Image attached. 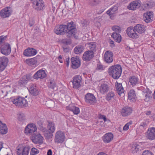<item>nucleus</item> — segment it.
I'll use <instances>...</instances> for the list:
<instances>
[{
    "label": "nucleus",
    "instance_id": "nucleus-1",
    "mask_svg": "<svg viewBox=\"0 0 155 155\" xmlns=\"http://www.w3.org/2000/svg\"><path fill=\"white\" fill-rule=\"evenodd\" d=\"M68 38L74 36L76 33V28L73 22L71 21L68 23L67 25H61L56 26L54 29V32L57 35H63L64 32Z\"/></svg>",
    "mask_w": 155,
    "mask_h": 155
},
{
    "label": "nucleus",
    "instance_id": "nucleus-2",
    "mask_svg": "<svg viewBox=\"0 0 155 155\" xmlns=\"http://www.w3.org/2000/svg\"><path fill=\"white\" fill-rule=\"evenodd\" d=\"M108 71L110 75L113 78L117 79L121 75L122 72L121 67L119 65L112 66L109 68Z\"/></svg>",
    "mask_w": 155,
    "mask_h": 155
},
{
    "label": "nucleus",
    "instance_id": "nucleus-3",
    "mask_svg": "<svg viewBox=\"0 0 155 155\" xmlns=\"http://www.w3.org/2000/svg\"><path fill=\"white\" fill-rule=\"evenodd\" d=\"M47 126V128H46V130L44 134L45 138L47 139H49L52 137L53 134L55 130V124L52 121H48Z\"/></svg>",
    "mask_w": 155,
    "mask_h": 155
},
{
    "label": "nucleus",
    "instance_id": "nucleus-4",
    "mask_svg": "<svg viewBox=\"0 0 155 155\" xmlns=\"http://www.w3.org/2000/svg\"><path fill=\"white\" fill-rule=\"evenodd\" d=\"M11 101L14 104L18 107H24L28 106L27 101L23 97H18L15 98H12Z\"/></svg>",
    "mask_w": 155,
    "mask_h": 155
},
{
    "label": "nucleus",
    "instance_id": "nucleus-5",
    "mask_svg": "<svg viewBox=\"0 0 155 155\" xmlns=\"http://www.w3.org/2000/svg\"><path fill=\"white\" fill-rule=\"evenodd\" d=\"M33 8L36 11H41L44 8L45 4L42 0H31Z\"/></svg>",
    "mask_w": 155,
    "mask_h": 155
},
{
    "label": "nucleus",
    "instance_id": "nucleus-6",
    "mask_svg": "<svg viewBox=\"0 0 155 155\" xmlns=\"http://www.w3.org/2000/svg\"><path fill=\"white\" fill-rule=\"evenodd\" d=\"M65 135L64 133L61 130L57 131L54 135V141L57 143H61L65 140Z\"/></svg>",
    "mask_w": 155,
    "mask_h": 155
},
{
    "label": "nucleus",
    "instance_id": "nucleus-7",
    "mask_svg": "<svg viewBox=\"0 0 155 155\" xmlns=\"http://www.w3.org/2000/svg\"><path fill=\"white\" fill-rule=\"evenodd\" d=\"M37 130V128L36 125L31 123L28 124L25 127V133L27 135H31L36 132Z\"/></svg>",
    "mask_w": 155,
    "mask_h": 155
},
{
    "label": "nucleus",
    "instance_id": "nucleus-8",
    "mask_svg": "<svg viewBox=\"0 0 155 155\" xmlns=\"http://www.w3.org/2000/svg\"><path fill=\"white\" fill-rule=\"evenodd\" d=\"M141 3L139 0H135L130 2L127 6V8L131 10H135L141 5Z\"/></svg>",
    "mask_w": 155,
    "mask_h": 155
},
{
    "label": "nucleus",
    "instance_id": "nucleus-9",
    "mask_svg": "<svg viewBox=\"0 0 155 155\" xmlns=\"http://www.w3.org/2000/svg\"><path fill=\"white\" fill-rule=\"evenodd\" d=\"M85 102L90 104H94L96 102V98L94 95L91 93H87L85 95Z\"/></svg>",
    "mask_w": 155,
    "mask_h": 155
},
{
    "label": "nucleus",
    "instance_id": "nucleus-10",
    "mask_svg": "<svg viewBox=\"0 0 155 155\" xmlns=\"http://www.w3.org/2000/svg\"><path fill=\"white\" fill-rule=\"evenodd\" d=\"M2 53L5 55H8L11 52V47L8 43H6L2 45L0 48Z\"/></svg>",
    "mask_w": 155,
    "mask_h": 155
},
{
    "label": "nucleus",
    "instance_id": "nucleus-11",
    "mask_svg": "<svg viewBox=\"0 0 155 155\" xmlns=\"http://www.w3.org/2000/svg\"><path fill=\"white\" fill-rule=\"evenodd\" d=\"M47 76V74L45 70L40 69L37 71L34 75L33 78L36 80L43 79Z\"/></svg>",
    "mask_w": 155,
    "mask_h": 155
},
{
    "label": "nucleus",
    "instance_id": "nucleus-12",
    "mask_svg": "<svg viewBox=\"0 0 155 155\" xmlns=\"http://www.w3.org/2000/svg\"><path fill=\"white\" fill-rule=\"evenodd\" d=\"M143 97L145 101H149L152 98V92L148 89L144 90L142 91Z\"/></svg>",
    "mask_w": 155,
    "mask_h": 155
},
{
    "label": "nucleus",
    "instance_id": "nucleus-13",
    "mask_svg": "<svg viewBox=\"0 0 155 155\" xmlns=\"http://www.w3.org/2000/svg\"><path fill=\"white\" fill-rule=\"evenodd\" d=\"M81 77L79 75H77L74 77L72 81L73 87L75 89H78L81 86Z\"/></svg>",
    "mask_w": 155,
    "mask_h": 155
},
{
    "label": "nucleus",
    "instance_id": "nucleus-14",
    "mask_svg": "<svg viewBox=\"0 0 155 155\" xmlns=\"http://www.w3.org/2000/svg\"><path fill=\"white\" fill-rule=\"evenodd\" d=\"M109 89L108 85L105 83H100L98 85V89L100 93L102 94L106 93Z\"/></svg>",
    "mask_w": 155,
    "mask_h": 155
},
{
    "label": "nucleus",
    "instance_id": "nucleus-15",
    "mask_svg": "<svg viewBox=\"0 0 155 155\" xmlns=\"http://www.w3.org/2000/svg\"><path fill=\"white\" fill-rule=\"evenodd\" d=\"M113 54L112 52L108 51L104 54V60L107 63H110L113 61Z\"/></svg>",
    "mask_w": 155,
    "mask_h": 155
},
{
    "label": "nucleus",
    "instance_id": "nucleus-16",
    "mask_svg": "<svg viewBox=\"0 0 155 155\" xmlns=\"http://www.w3.org/2000/svg\"><path fill=\"white\" fill-rule=\"evenodd\" d=\"M136 31L134 28L130 27L127 29V33L131 38H137L139 37V35L136 33Z\"/></svg>",
    "mask_w": 155,
    "mask_h": 155
},
{
    "label": "nucleus",
    "instance_id": "nucleus-17",
    "mask_svg": "<svg viewBox=\"0 0 155 155\" xmlns=\"http://www.w3.org/2000/svg\"><path fill=\"white\" fill-rule=\"evenodd\" d=\"M146 137L149 140L155 139V128L152 127L148 129L146 133Z\"/></svg>",
    "mask_w": 155,
    "mask_h": 155
},
{
    "label": "nucleus",
    "instance_id": "nucleus-18",
    "mask_svg": "<svg viewBox=\"0 0 155 155\" xmlns=\"http://www.w3.org/2000/svg\"><path fill=\"white\" fill-rule=\"evenodd\" d=\"M11 12L10 8H5L0 11V16L2 18L8 17L11 15Z\"/></svg>",
    "mask_w": 155,
    "mask_h": 155
},
{
    "label": "nucleus",
    "instance_id": "nucleus-19",
    "mask_svg": "<svg viewBox=\"0 0 155 155\" xmlns=\"http://www.w3.org/2000/svg\"><path fill=\"white\" fill-rule=\"evenodd\" d=\"M31 78V76L29 74L23 76L18 81V85L21 86H24L30 80Z\"/></svg>",
    "mask_w": 155,
    "mask_h": 155
},
{
    "label": "nucleus",
    "instance_id": "nucleus-20",
    "mask_svg": "<svg viewBox=\"0 0 155 155\" xmlns=\"http://www.w3.org/2000/svg\"><path fill=\"white\" fill-rule=\"evenodd\" d=\"M115 86L116 92L119 96H124V89L122 84L118 83L117 81L115 83Z\"/></svg>",
    "mask_w": 155,
    "mask_h": 155
},
{
    "label": "nucleus",
    "instance_id": "nucleus-21",
    "mask_svg": "<svg viewBox=\"0 0 155 155\" xmlns=\"http://www.w3.org/2000/svg\"><path fill=\"white\" fill-rule=\"evenodd\" d=\"M94 56L93 51H87L85 52L83 55V59L86 61H90Z\"/></svg>",
    "mask_w": 155,
    "mask_h": 155
},
{
    "label": "nucleus",
    "instance_id": "nucleus-22",
    "mask_svg": "<svg viewBox=\"0 0 155 155\" xmlns=\"http://www.w3.org/2000/svg\"><path fill=\"white\" fill-rule=\"evenodd\" d=\"M118 8L116 6L110 8L107 12V13L110 16V18L111 19H113L115 16V14L117 12Z\"/></svg>",
    "mask_w": 155,
    "mask_h": 155
},
{
    "label": "nucleus",
    "instance_id": "nucleus-23",
    "mask_svg": "<svg viewBox=\"0 0 155 155\" xmlns=\"http://www.w3.org/2000/svg\"><path fill=\"white\" fill-rule=\"evenodd\" d=\"M153 16L152 12H147L143 14V19L146 23L151 22L153 20Z\"/></svg>",
    "mask_w": 155,
    "mask_h": 155
},
{
    "label": "nucleus",
    "instance_id": "nucleus-24",
    "mask_svg": "<svg viewBox=\"0 0 155 155\" xmlns=\"http://www.w3.org/2000/svg\"><path fill=\"white\" fill-rule=\"evenodd\" d=\"M43 139V137L40 134L34 135L31 138L32 142L35 143H42Z\"/></svg>",
    "mask_w": 155,
    "mask_h": 155
},
{
    "label": "nucleus",
    "instance_id": "nucleus-25",
    "mask_svg": "<svg viewBox=\"0 0 155 155\" xmlns=\"http://www.w3.org/2000/svg\"><path fill=\"white\" fill-rule=\"evenodd\" d=\"M113 134L111 133H108L102 137V139L104 143H107L110 142L113 140Z\"/></svg>",
    "mask_w": 155,
    "mask_h": 155
},
{
    "label": "nucleus",
    "instance_id": "nucleus-26",
    "mask_svg": "<svg viewBox=\"0 0 155 155\" xmlns=\"http://www.w3.org/2000/svg\"><path fill=\"white\" fill-rule=\"evenodd\" d=\"M71 67L74 69L78 68L80 66L81 62L78 58L72 57L71 59Z\"/></svg>",
    "mask_w": 155,
    "mask_h": 155
},
{
    "label": "nucleus",
    "instance_id": "nucleus-27",
    "mask_svg": "<svg viewBox=\"0 0 155 155\" xmlns=\"http://www.w3.org/2000/svg\"><path fill=\"white\" fill-rule=\"evenodd\" d=\"M29 150V148L28 147H21L17 149V153L18 155H28Z\"/></svg>",
    "mask_w": 155,
    "mask_h": 155
},
{
    "label": "nucleus",
    "instance_id": "nucleus-28",
    "mask_svg": "<svg viewBox=\"0 0 155 155\" xmlns=\"http://www.w3.org/2000/svg\"><path fill=\"white\" fill-rule=\"evenodd\" d=\"M23 54L26 56H32L36 54L37 51L35 49L28 48L24 51Z\"/></svg>",
    "mask_w": 155,
    "mask_h": 155
},
{
    "label": "nucleus",
    "instance_id": "nucleus-29",
    "mask_svg": "<svg viewBox=\"0 0 155 155\" xmlns=\"http://www.w3.org/2000/svg\"><path fill=\"white\" fill-rule=\"evenodd\" d=\"M132 110L130 107H124L121 110V114L124 117L127 116L132 113Z\"/></svg>",
    "mask_w": 155,
    "mask_h": 155
},
{
    "label": "nucleus",
    "instance_id": "nucleus-30",
    "mask_svg": "<svg viewBox=\"0 0 155 155\" xmlns=\"http://www.w3.org/2000/svg\"><path fill=\"white\" fill-rule=\"evenodd\" d=\"M29 91L31 94L34 95H38L39 93V91L36 86V84H32L30 85Z\"/></svg>",
    "mask_w": 155,
    "mask_h": 155
},
{
    "label": "nucleus",
    "instance_id": "nucleus-31",
    "mask_svg": "<svg viewBox=\"0 0 155 155\" xmlns=\"http://www.w3.org/2000/svg\"><path fill=\"white\" fill-rule=\"evenodd\" d=\"M134 28L137 32L140 34L143 33L145 31L144 26L141 24L137 25Z\"/></svg>",
    "mask_w": 155,
    "mask_h": 155
},
{
    "label": "nucleus",
    "instance_id": "nucleus-32",
    "mask_svg": "<svg viewBox=\"0 0 155 155\" xmlns=\"http://www.w3.org/2000/svg\"><path fill=\"white\" fill-rule=\"evenodd\" d=\"M37 61V59L36 57L26 59V63L29 66H36Z\"/></svg>",
    "mask_w": 155,
    "mask_h": 155
},
{
    "label": "nucleus",
    "instance_id": "nucleus-33",
    "mask_svg": "<svg viewBox=\"0 0 155 155\" xmlns=\"http://www.w3.org/2000/svg\"><path fill=\"white\" fill-rule=\"evenodd\" d=\"M128 99L132 101H134L135 100L136 95L135 91L133 89L130 90L128 93Z\"/></svg>",
    "mask_w": 155,
    "mask_h": 155
},
{
    "label": "nucleus",
    "instance_id": "nucleus-34",
    "mask_svg": "<svg viewBox=\"0 0 155 155\" xmlns=\"http://www.w3.org/2000/svg\"><path fill=\"white\" fill-rule=\"evenodd\" d=\"M138 78L135 76H132L129 78L130 84L134 87L138 83Z\"/></svg>",
    "mask_w": 155,
    "mask_h": 155
},
{
    "label": "nucleus",
    "instance_id": "nucleus-35",
    "mask_svg": "<svg viewBox=\"0 0 155 155\" xmlns=\"http://www.w3.org/2000/svg\"><path fill=\"white\" fill-rule=\"evenodd\" d=\"M8 131V129L6 125L3 124L0 121V134H6Z\"/></svg>",
    "mask_w": 155,
    "mask_h": 155
},
{
    "label": "nucleus",
    "instance_id": "nucleus-36",
    "mask_svg": "<svg viewBox=\"0 0 155 155\" xmlns=\"http://www.w3.org/2000/svg\"><path fill=\"white\" fill-rule=\"evenodd\" d=\"M67 109L73 112L74 114L77 115L80 113L79 108L75 106L69 105L67 107Z\"/></svg>",
    "mask_w": 155,
    "mask_h": 155
},
{
    "label": "nucleus",
    "instance_id": "nucleus-37",
    "mask_svg": "<svg viewBox=\"0 0 155 155\" xmlns=\"http://www.w3.org/2000/svg\"><path fill=\"white\" fill-rule=\"evenodd\" d=\"M37 124L38 129L43 133L44 135L45 131L46 130V128L44 126L43 122L39 120L37 122Z\"/></svg>",
    "mask_w": 155,
    "mask_h": 155
},
{
    "label": "nucleus",
    "instance_id": "nucleus-38",
    "mask_svg": "<svg viewBox=\"0 0 155 155\" xmlns=\"http://www.w3.org/2000/svg\"><path fill=\"white\" fill-rule=\"evenodd\" d=\"M84 49V47L82 45L77 46L74 48V51L75 54H79L82 52Z\"/></svg>",
    "mask_w": 155,
    "mask_h": 155
},
{
    "label": "nucleus",
    "instance_id": "nucleus-39",
    "mask_svg": "<svg viewBox=\"0 0 155 155\" xmlns=\"http://www.w3.org/2000/svg\"><path fill=\"white\" fill-rule=\"evenodd\" d=\"M112 37L116 41L120 43L121 41V36L118 33L114 32L111 35Z\"/></svg>",
    "mask_w": 155,
    "mask_h": 155
},
{
    "label": "nucleus",
    "instance_id": "nucleus-40",
    "mask_svg": "<svg viewBox=\"0 0 155 155\" xmlns=\"http://www.w3.org/2000/svg\"><path fill=\"white\" fill-rule=\"evenodd\" d=\"M139 145L137 143L133 144L131 146V151L133 153H137L139 150Z\"/></svg>",
    "mask_w": 155,
    "mask_h": 155
},
{
    "label": "nucleus",
    "instance_id": "nucleus-41",
    "mask_svg": "<svg viewBox=\"0 0 155 155\" xmlns=\"http://www.w3.org/2000/svg\"><path fill=\"white\" fill-rule=\"evenodd\" d=\"M115 96L114 92L112 91L109 92L107 95L106 99L108 101H110L114 98Z\"/></svg>",
    "mask_w": 155,
    "mask_h": 155
},
{
    "label": "nucleus",
    "instance_id": "nucleus-42",
    "mask_svg": "<svg viewBox=\"0 0 155 155\" xmlns=\"http://www.w3.org/2000/svg\"><path fill=\"white\" fill-rule=\"evenodd\" d=\"M88 45V48L91 50L94 51L96 48V44L95 42H91V43H87Z\"/></svg>",
    "mask_w": 155,
    "mask_h": 155
},
{
    "label": "nucleus",
    "instance_id": "nucleus-43",
    "mask_svg": "<svg viewBox=\"0 0 155 155\" xmlns=\"http://www.w3.org/2000/svg\"><path fill=\"white\" fill-rule=\"evenodd\" d=\"M48 87L52 89H54L55 87V82L54 80H51L48 82Z\"/></svg>",
    "mask_w": 155,
    "mask_h": 155
},
{
    "label": "nucleus",
    "instance_id": "nucleus-44",
    "mask_svg": "<svg viewBox=\"0 0 155 155\" xmlns=\"http://www.w3.org/2000/svg\"><path fill=\"white\" fill-rule=\"evenodd\" d=\"M8 61V59L6 57L3 56L1 57L0 58V63L6 66L7 65Z\"/></svg>",
    "mask_w": 155,
    "mask_h": 155
},
{
    "label": "nucleus",
    "instance_id": "nucleus-45",
    "mask_svg": "<svg viewBox=\"0 0 155 155\" xmlns=\"http://www.w3.org/2000/svg\"><path fill=\"white\" fill-rule=\"evenodd\" d=\"M146 130V129L143 127L139 125L136 130V132L137 134H140Z\"/></svg>",
    "mask_w": 155,
    "mask_h": 155
},
{
    "label": "nucleus",
    "instance_id": "nucleus-46",
    "mask_svg": "<svg viewBox=\"0 0 155 155\" xmlns=\"http://www.w3.org/2000/svg\"><path fill=\"white\" fill-rule=\"evenodd\" d=\"M64 2L65 5L68 7L73 5L74 3L73 0H64Z\"/></svg>",
    "mask_w": 155,
    "mask_h": 155
},
{
    "label": "nucleus",
    "instance_id": "nucleus-47",
    "mask_svg": "<svg viewBox=\"0 0 155 155\" xmlns=\"http://www.w3.org/2000/svg\"><path fill=\"white\" fill-rule=\"evenodd\" d=\"M39 152L38 150L34 147L32 148L31 150L30 155H36L38 154Z\"/></svg>",
    "mask_w": 155,
    "mask_h": 155
},
{
    "label": "nucleus",
    "instance_id": "nucleus-48",
    "mask_svg": "<svg viewBox=\"0 0 155 155\" xmlns=\"http://www.w3.org/2000/svg\"><path fill=\"white\" fill-rule=\"evenodd\" d=\"M18 119L19 121H22L26 119L25 114L22 113H20L18 114Z\"/></svg>",
    "mask_w": 155,
    "mask_h": 155
},
{
    "label": "nucleus",
    "instance_id": "nucleus-49",
    "mask_svg": "<svg viewBox=\"0 0 155 155\" xmlns=\"http://www.w3.org/2000/svg\"><path fill=\"white\" fill-rule=\"evenodd\" d=\"M105 67L100 63H98L97 64V67L96 68L97 70L101 71L104 70Z\"/></svg>",
    "mask_w": 155,
    "mask_h": 155
},
{
    "label": "nucleus",
    "instance_id": "nucleus-50",
    "mask_svg": "<svg viewBox=\"0 0 155 155\" xmlns=\"http://www.w3.org/2000/svg\"><path fill=\"white\" fill-rule=\"evenodd\" d=\"M132 123V121H130L129 122L127 123L123 127V130H127L129 129V126Z\"/></svg>",
    "mask_w": 155,
    "mask_h": 155
},
{
    "label": "nucleus",
    "instance_id": "nucleus-51",
    "mask_svg": "<svg viewBox=\"0 0 155 155\" xmlns=\"http://www.w3.org/2000/svg\"><path fill=\"white\" fill-rule=\"evenodd\" d=\"M113 30L117 33H120L121 31L120 28L117 26H114L112 28Z\"/></svg>",
    "mask_w": 155,
    "mask_h": 155
},
{
    "label": "nucleus",
    "instance_id": "nucleus-52",
    "mask_svg": "<svg viewBox=\"0 0 155 155\" xmlns=\"http://www.w3.org/2000/svg\"><path fill=\"white\" fill-rule=\"evenodd\" d=\"M148 124V122L146 121H144L141 122L140 125L141 126L144 128L146 129L147 125Z\"/></svg>",
    "mask_w": 155,
    "mask_h": 155
},
{
    "label": "nucleus",
    "instance_id": "nucleus-53",
    "mask_svg": "<svg viewBox=\"0 0 155 155\" xmlns=\"http://www.w3.org/2000/svg\"><path fill=\"white\" fill-rule=\"evenodd\" d=\"M152 4L151 3H147L144 5V7L147 9L151 8L152 6Z\"/></svg>",
    "mask_w": 155,
    "mask_h": 155
},
{
    "label": "nucleus",
    "instance_id": "nucleus-54",
    "mask_svg": "<svg viewBox=\"0 0 155 155\" xmlns=\"http://www.w3.org/2000/svg\"><path fill=\"white\" fill-rule=\"evenodd\" d=\"M142 155H153L152 152L148 150L144 151L142 153Z\"/></svg>",
    "mask_w": 155,
    "mask_h": 155
},
{
    "label": "nucleus",
    "instance_id": "nucleus-55",
    "mask_svg": "<svg viewBox=\"0 0 155 155\" xmlns=\"http://www.w3.org/2000/svg\"><path fill=\"white\" fill-rule=\"evenodd\" d=\"M7 66L0 63V72L3 71Z\"/></svg>",
    "mask_w": 155,
    "mask_h": 155
},
{
    "label": "nucleus",
    "instance_id": "nucleus-56",
    "mask_svg": "<svg viewBox=\"0 0 155 155\" xmlns=\"http://www.w3.org/2000/svg\"><path fill=\"white\" fill-rule=\"evenodd\" d=\"M6 36H1L0 37V44H1L6 39Z\"/></svg>",
    "mask_w": 155,
    "mask_h": 155
},
{
    "label": "nucleus",
    "instance_id": "nucleus-57",
    "mask_svg": "<svg viewBox=\"0 0 155 155\" xmlns=\"http://www.w3.org/2000/svg\"><path fill=\"white\" fill-rule=\"evenodd\" d=\"M97 3V1L96 0H91V2H89L90 4L91 5H95Z\"/></svg>",
    "mask_w": 155,
    "mask_h": 155
},
{
    "label": "nucleus",
    "instance_id": "nucleus-58",
    "mask_svg": "<svg viewBox=\"0 0 155 155\" xmlns=\"http://www.w3.org/2000/svg\"><path fill=\"white\" fill-rule=\"evenodd\" d=\"M99 118L101 119H103L104 122H105L107 121V118L106 116L104 115H100Z\"/></svg>",
    "mask_w": 155,
    "mask_h": 155
},
{
    "label": "nucleus",
    "instance_id": "nucleus-59",
    "mask_svg": "<svg viewBox=\"0 0 155 155\" xmlns=\"http://www.w3.org/2000/svg\"><path fill=\"white\" fill-rule=\"evenodd\" d=\"M81 24L83 26H85L87 25V21L84 20L82 21Z\"/></svg>",
    "mask_w": 155,
    "mask_h": 155
},
{
    "label": "nucleus",
    "instance_id": "nucleus-60",
    "mask_svg": "<svg viewBox=\"0 0 155 155\" xmlns=\"http://www.w3.org/2000/svg\"><path fill=\"white\" fill-rule=\"evenodd\" d=\"M52 152L51 149H49L48 150L47 152V155H52Z\"/></svg>",
    "mask_w": 155,
    "mask_h": 155
},
{
    "label": "nucleus",
    "instance_id": "nucleus-61",
    "mask_svg": "<svg viewBox=\"0 0 155 155\" xmlns=\"http://www.w3.org/2000/svg\"><path fill=\"white\" fill-rule=\"evenodd\" d=\"M97 155H107V154L104 152H101L99 153Z\"/></svg>",
    "mask_w": 155,
    "mask_h": 155
},
{
    "label": "nucleus",
    "instance_id": "nucleus-62",
    "mask_svg": "<svg viewBox=\"0 0 155 155\" xmlns=\"http://www.w3.org/2000/svg\"><path fill=\"white\" fill-rule=\"evenodd\" d=\"M58 58L59 61L60 63H62L63 62V60H62V58L61 56H60Z\"/></svg>",
    "mask_w": 155,
    "mask_h": 155
},
{
    "label": "nucleus",
    "instance_id": "nucleus-63",
    "mask_svg": "<svg viewBox=\"0 0 155 155\" xmlns=\"http://www.w3.org/2000/svg\"><path fill=\"white\" fill-rule=\"evenodd\" d=\"M66 63L67 65V66H68L69 64V59L68 58L67 59L66 61Z\"/></svg>",
    "mask_w": 155,
    "mask_h": 155
},
{
    "label": "nucleus",
    "instance_id": "nucleus-64",
    "mask_svg": "<svg viewBox=\"0 0 155 155\" xmlns=\"http://www.w3.org/2000/svg\"><path fill=\"white\" fill-rule=\"evenodd\" d=\"M151 114V112L150 111H147L146 113V114L147 115H150Z\"/></svg>",
    "mask_w": 155,
    "mask_h": 155
}]
</instances>
